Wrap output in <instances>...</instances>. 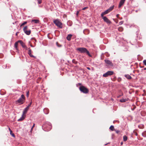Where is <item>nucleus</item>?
I'll use <instances>...</instances> for the list:
<instances>
[{"mask_svg":"<svg viewBox=\"0 0 146 146\" xmlns=\"http://www.w3.org/2000/svg\"><path fill=\"white\" fill-rule=\"evenodd\" d=\"M46 129V128H44V129H43V130H44V131H45V130L44 129Z\"/></svg>","mask_w":146,"mask_h":146,"instance_id":"obj_50","label":"nucleus"},{"mask_svg":"<svg viewBox=\"0 0 146 146\" xmlns=\"http://www.w3.org/2000/svg\"><path fill=\"white\" fill-rule=\"evenodd\" d=\"M143 63L146 66V60H143Z\"/></svg>","mask_w":146,"mask_h":146,"instance_id":"obj_29","label":"nucleus"},{"mask_svg":"<svg viewBox=\"0 0 146 146\" xmlns=\"http://www.w3.org/2000/svg\"><path fill=\"white\" fill-rule=\"evenodd\" d=\"M27 23V21H25L21 25L20 27H21L22 26L26 24Z\"/></svg>","mask_w":146,"mask_h":146,"instance_id":"obj_24","label":"nucleus"},{"mask_svg":"<svg viewBox=\"0 0 146 146\" xmlns=\"http://www.w3.org/2000/svg\"><path fill=\"white\" fill-rule=\"evenodd\" d=\"M29 56H30V57H33L35 58H36L35 57V56H34L32 55L31 54H30V55H29Z\"/></svg>","mask_w":146,"mask_h":146,"instance_id":"obj_32","label":"nucleus"},{"mask_svg":"<svg viewBox=\"0 0 146 146\" xmlns=\"http://www.w3.org/2000/svg\"><path fill=\"white\" fill-rule=\"evenodd\" d=\"M54 24L59 28L62 29L63 27L62 23L58 19L54 20L53 21Z\"/></svg>","mask_w":146,"mask_h":146,"instance_id":"obj_3","label":"nucleus"},{"mask_svg":"<svg viewBox=\"0 0 146 146\" xmlns=\"http://www.w3.org/2000/svg\"><path fill=\"white\" fill-rule=\"evenodd\" d=\"M39 21L38 20H32L31 22H34L35 24H37L39 23Z\"/></svg>","mask_w":146,"mask_h":146,"instance_id":"obj_16","label":"nucleus"},{"mask_svg":"<svg viewBox=\"0 0 146 146\" xmlns=\"http://www.w3.org/2000/svg\"><path fill=\"white\" fill-rule=\"evenodd\" d=\"M127 137L126 135H124L123 136V140L124 141H125L127 140Z\"/></svg>","mask_w":146,"mask_h":146,"instance_id":"obj_20","label":"nucleus"},{"mask_svg":"<svg viewBox=\"0 0 146 146\" xmlns=\"http://www.w3.org/2000/svg\"><path fill=\"white\" fill-rule=\"evenodd\" d=\"M123 21H121L119 23V24L120 25H121L123 23Z\"/></svg>","mask_w":146,"mask_h":146,"instance_id":"obj_34","label":"nucleus"},{"mask_svg":"<svg viewBox=\"0 0 146 146\" xmlns=\"http://www.w3.org/2000/svg\"><path fill=\"white\" fill-rule=\"evenodd\" d=\"M76 50L79 51L81 53H86V54L90 56L91 57V56L90 54L89 51L87 50V49L85 48L80 47L76 49Z\"/></svg>","mask_w":146,"mask_h":146,"instance_id":"obj_1","label":"nucleus"},{"mask_svg":"<svg viewBox=\"0 0 146 146\" xmlns=\"http://www.w3.org/2000/svg\"><path fill=\"white\" fill-rule=\"evenodd\" d=\"M24 48L26 50L29 49V48H28L26 46Z\"/></svg>","mask_w":146,"mask_h":146,"instance_id":"obj_36","label":"nucleus"},{"mask_svg":"<svg viewBox=\"0 0 146 146\" xmlns=\"http://www.w3.org/2000/svg\"><path fill=\"white\" fill-rule=\"evenodd\" d=\"M103 19L104 21L106 22L107 23L110 24L111 23V21L108 19V18L106 17H103Z\"/></svg>","mask_w":146,"mask_h":146,"instance_id":"obj_7","label":"nucleus"},{"mask_svg":"<svg viewBox=\"0 0 146 146\" xmlns=\"http://www.w3.org/2000/svg\"><path fill=\"white\" fill-rule=\"evenodd\" d=\"M125 0H121L118 6L119 8H120L123 5Z\"/></svg>","mask_w":146,"mask_h":146,"instance_id":"obj_10","label":"nucleus"},{"mask_svg":"<svg viewBox=\"0 0 146 146\" xmlns=\"http://www.w3.org/2000/svg\"><path fill=\"white\" fill-rule=\"evenodd\" d=\"M31 105H29L28 106H29V107Z\"/></svg>","mask_w":146,"mask_h":146,"instance_id":"obj_49","label":"nucleus"},{"mask_svg":"<svg viewBox=\"0 0 146 146\" xmlns=\"http://www.w3.org/2000/svg\"><path fill=\"white\" fill-rule=\"evenodd\" d=\"M31 103H30V104H29V105H31Z\"/></svg>","mask_w":146,"mask_h":146,"instance_id":"obj_52","label":"nucleus"},{"mask_svg":"<svg viewBox=\"0 0 146 146\" xmlns=\"http://www.w3.org/2000/svg\"><path fill=\"white\" fill-rule=\"evenodd\" d=\"M127 99H121L120 100V102H124L127 101Z\"/></svg>","mask_w":146,"mask_h":146,"instance_id":"obj_18","label":"nucleus"},{"mask_svg":"<svg viewBox=\"0 0 146 146\" xmlns=\"http://www.w3.org/2000/svg\"><path fill=\"white\" fill-rule=\"evenodd\" d=\"M26 96H27L28 98L29 96V91H27L26 92Z\"/></svg>","mask_w":146,"mask_h":146,"instance_id":"obj_26","label":"nucleus"},{"mask_svg":"<svg viewBox=\"0 0 146 146\" xmlns=\"http://www.w3.org/2000/svg\"><path fill=\"white\" fill-rule=\"evenodd\" d=\"M118 30L119 31L122 32L123 30V29L122 27H120L118 28Z\"/></svg>","mask_w":146,"mask_h":146,"instance_id":"obj_21","label":"nucleus"},{"mask_svg":"<svg viewBox=\"0 0 146 146\" xmlns=\"http://www.w3.org/2000/svg\"><path fill=\"white\" fill-rule=\"evenodd\" d=\"M18 42H19V43L21 44V46L23 48H24L26 46L25 44L21 40H18Z\"/></svg>","mask_w":146,"mask_h":146,"instance_id":"obj_11","label":"nucleus"},{"mask_svg":"<svg viewBox=\"0 0 146 146\" xmlns=\"http://www.w3.org/2000/svg\"><path fill=\"white\" fill-rule=\"evenodd\" d=\"M33 129V128H31V132H32V130Z\"/></svg>","mask_w":146,"mask_h":146,"instance_id":"obj_46","label":"nucleus"},{"mask_svg":"<svg viewBox=\"0 0 146 146\" xmlns=\"http://www.w3.org/2000/svg\"><path fill=\"white\" fill-rule=\"evenodd\" d=\"M106 15L104 12L102 13L101 14V17L103 18L104 15Z\"/></svg>","mask_w":146,"mask_h":146,"instance_id":"obj_27","label":"nucleus"},{"mask_svg":"<svg viewBox=\"0 0 146 146\" xmlns=\"http://www.w3.org/2000/svg\"><path fill=\"white\" fill-rule=\"evenodd\" d=\"M29 50L28 51V54L29 55H30V54H31V50L30 48H29Z\"/></svg>","mask_w":146,"mask_h":146,"instance_id":"obj_22","label":"nucleus"},{"mask_svg":"<svg viewBox=\"0 0 146 146\" xmlns=\"http://www.w3.org/2000/svg\"><path fill=\"white\" fill-rule=\"evenodd\" d=\"M143 70H146V68H144L143 69Z\"/></svg>","mask_w":146,"mask_h":146,"instance_id":"obj_47","label":"nucleus"},{"mask_svg":"<svg viewBox=\"0 0 146 146\" xmlns=\"http://www.w3.org/2000/svg\"><path fill=\"white\" fill-rule=\"evenodd\" d=\"M115 131H116V132L117 133H118L119 132V131L118 130H116Z\"/></svg>","mask_w":146,"mask_h":146,"instance_id":"obj_38","label":"nucleus"},{"mask_svg":"<svg viewBox=\"0 0 146 146\" xmlns=\"http://www.w3.org/2000/svg\"><path fill=\"white\" fill-rule=\"evenodd\" d=\"M119 14H117V15H116V17H117V18H118L119 17Z\"/></svg>","mask_w":146,"mask_h":146,"instance_id":"obj_37","label":"nucleus"},{"mask_svg":"<svg viewBox=\"0 0 146 146\" xmlns=\"http://www.w3.org/2000/svg\"><path fill=\"white\" fill-rule=\"evenodd\" d=\"M72 36V35L71 34H69L66 37L67 39L68 40L70 41L71 40V38Z\"/></svg>","mask_w":146,"mask_h":146,"instance_id":"obj_13","label":"nucleus"},{"mask_svg":"<svg viewBox=\"0 0 146 146\" xmlns=\"http://www.w3.org/2000/svg\"><path fill=\"white\" fill-rule=\"evenodd\" d=\"M19 42H18V41H17L15 43V44H14V47L16 49V50H17L18 51L19 50L17 48L18 45V43Z\"/></svg>","mask_w":146,"mask_h":146,"instance_id":"obj_12","label":"nucleus"},{"mask_svg":"<svg viewBox=\"0 0 146 146\" xmlns=\"http://www.w3.org/2000/svg\"><path fill=\"white\" fill-rule=\"evenodd\" d=\"M142 135L143 137H146V131L142 133Z\"/></svg>","mask_w":146,"mask_h":146,"instance_id":"obj_25","label":"nucleus"},{"mask_svg":"<svg viewBox=\"0 0 146 146\" xmlns=\"http://www.w3.org/2000/svg\"><path fill=\"white\" fill-rule=\"evenodd\" d=\"M123 142H121V145H123Z\"/></svg>","mask_w":146,"mask_h":146,"instance_id":"obj_45","label":"nucleus"},{"mask_svg":"<svg viewBox=\"0 0 146 146\" xmlns=\"http://www.w3.org/2000/svg\"><path fill=\"white\" fill-rule=\"evenodd\" d=\"M88 8V7H85L82 9V10H85V9H87Z\"/></svg>","mask_w":146,"mask_h":146,"instance_id":"obj_33","label":"nucleus"},{"mask_svg":"<svg viewBox=\"0 0 146 146\" xmlns=\"http://www.w3.org/2000/svg\"><path fill=\"white\" fill-rule=\"evenodd\" d=\"M87 68L89 70H90V68L89 67H87Z\"/></svg>","mask_w":146,"mask_h":146,"instance_id":"obj_42","label":"nucleus"},{"mask_svg":"<svg viewBox=\"0 0 146 146\" xmlns=\"http://www.w3.org/2000/svg\"><path fill=\"white\" fill-rule=\"evenodd\" d=\"M79 13V11H77V12H76V15H78V14Z\"/></svg>","mask_w":146,"mask_h":146,"instance_id":"obj_41","label":"nucleus"},{"mask_svg":"<svg viewBox=\"0 0 146 146\" xmlns=\"http://www.w3.org/2000/svg\"><path fill=\"white\" fill-rule=\"evenodd\" d=\"M79 89L84 94H88L89 92V90L88 88L83 86H80L79 88Z\"/></svg>","mask_w":146,"mask_h":146,"instance_id":"obj_2","label":"nucleus"},{"mask_svg":"<svg viewBox=\"0 0 146 146\" xmlns=\"http://www.w3.org/2000/svg\"><path fill=\"white\" fill-rule=\"evenodd\" d=\"M78 85H80V86H82V84H81V83H78Z\"/></svg>","mask_w":146,"mask_h":146,"instance_id":"obj_44","label":"nucleus"},{"mask_svg":"<svg viewBox=\"0 0 146 146\" xmlns=\"http://www.w3.org/2000/svg\"><path fill=\"white\" fill-rule=\"evenodd\" d=\"M19 32H17L16 34V36H17V34H18V33H19Z\"/></svg>","mask_w":146,"mask_h":146,"instance_id":"obj_43","label":"nucleus"},{"mask_svg":"<svg viewBox=\"0 0 146 146\" xmlns=\"http://www.w3.org/2000/svg\"><path fill=\"white\" fill-rule=\"evenodd\" d=\"M25 97L24 95L22 94L21 96V98L18 100L16 101V104H23L25 101Z\"/></svg>","mask_w":146,"mask_h":146,"instance_id":"obj_4","label":"nucleus"},{"mask_svg":"<svg viewBox=\"0 0 146 146\" xmlns=\"http://www.w3.org/2000/svg\"><path fill=\"white\" fill-rule=\"evenodd\" d=\"M9 130L10 132V134L13 137H15V135L14 133H13L11 130L10 129V128H9Z\"/></svg>","mask_w":146,"mask_h":146,"instance_id":"obj_15","label":"nucleus"},{"mask_svg":"<svg viewBox=\"0 0 146 146\" xmlns=\"http://www.w3.org/2000/svg\"><path fill=\"white\" fill-rule=\"evenodd\" d=\"M26 117V116L24 115H23L22 114V117L21 118L19 119L18 120V121H20L23 120V119H24Z\"/></svg>","mask_w":146,"mask_h":146,"instance_id":"obj_14","label":"nucleus"},{"mask_svg":"<svg viewBox=\"0 0 146 146\" xmlns=\"http://www.w3.org/2000/svg\"><path fill=\"white\" fill-rule=\"evenodd\" d=\"M110 130L113 131L114 130V128H110Z\"/></svg>","mask_w":146,"mask_h":146,"instance_id":"obj_35","label":"nucleus"},{"mask_svg":"<svg viewBox=\"0 0 146 146\" xmlns=\"http://www.w3.org/2000/svg\"><path fill=\"white\" fill-rule=\"evenodd\" d=\"M38 3L39 4H41L42 3V1L41 0H38Z\"/></svg>","mask_w":146,"mask_h":146,"instance_id":"obj_28","label":"nucleus"},{"mask_svg":"<svg viewBox=\"0 0 146 146\" xmlns=\"http://www.w3.org/2000/svg\"><path fill=\"white\" fill-rule=\"evenodd\" d=\"M47 110V109H44V111H46V110Z\"/></svg>","mask_w":146,"mask_h":146,"instance_id":"obj_48","label":"nucleus"},{"mask_svg":"<svg viewBox=\"0 0 146 146\" xmlns=\"http://www.w3.org/2000/svg\"><path fill=\"white\" fill-rule=\"evenodd\" d=\"M72 61L75 64H76L77 63V62L75 61V60H73Z\"/></svg>","mask_w":146,"mask_h":146,"instance_id":"obj_30","label":"nucleus"},{"mask_svg":"<svg viewBox=\"0 0 146 146\" xmlns=\"http://www.w3.org/2000/svg\"><path fill=\"white\" fill-rule=\"evenodd\" d=\"M110 12V11H109V10L108 9H107V10H106V11L105 12H104V13L105 14H108V13H109Z\"/></svg>","mask_w":146,"mask_h":146,"instance_id":"obj_23","label":"nucleus"},{"mask_svg":"<svg viewBox=\"0 0 146 146\" xmlns=\"http://www.w3.org/2000/svg\"><path fill=\"white\" fill-rule=\"evenodd\" d=\"M114 73V72L112 71H108L106 73L103 74V76L104 77H107L109 76H111Z\"/></svg>","mask_w":146,"mask_h":146,"instance_id":"obj_5","label":"nucleus"},{"mask_svg":"<svg viewBox=\"0 0 146 146\" xmlns=\"http://www.w3.org/2000/svg\"><path fill=\"white\" fill-rule=\"evenodd\" d=\"M110 128H114V126H113V125H111V126L110 127Z\"/></svg>","mask_w":146,"mask_h":146,"instance_id":"obj_39","label":"nucleus"},{"mask_svg":"<svg viewBox=\"0 0 146 146\" xmlns=\"http://www.w3.org/2000/svg\"><path fill=\"white\" fill-rule=\"evenodd\" d=\"M28 27L27 26H25L23 28V30L25 33L27 35H29L31 33V31L30 30H27Z\"/></svg>","mask_w":146,"mask_h":146,"instance_id":"obj_6","label":"nucleus"},{"mask_svg":"<svg viewBox=\"0 0 146 146\" xmlns=\"http://www.w3.org/2000/svg\"><path fill=\"white\" fill-rule=\"evenodd\" d=\"M31 46L32 47L33 46H32V45H31Z\"/></svg>","mask_w":146,"mask_h":146,"instance_id":"obj_54","label":"nucleus"},{"mask_svg":"<svg viewBox=\"0 0 146 146\" xmlns=\"http://www.w3.org/2000/svg\"><path fill=\"white\" fill-rule=\"evenodd\" d=\"M125 76L126 78H127L128 79L130 80L131 79V77L129 75H125Z\"/></svg>","mask_w":146,"mask_h":146,"instance_id":"obj_17","label":"nucleus"},{"mask_svg":"<svg viewBox=\"0 0 146 146\" xmlns=\"http://www.w3.org/2000/svg\"><path fill=\"white\" fill-rule=\"evenodd\" d=\"M35 126V124H34L31 128H34Z\"/></svg>","mask_w":146,"mask_h":146,"instance_id":"obj_40","label":"nucleus"},{"mask_svg":"<svg viewBox=\"0 0 146 146\" xmlns=\"http://www.w3.org/2000/svg\"><path fill=\"white\" fill-rule=\"evenodd\" d=\"M137 12V10L136 11V12Z\"/></svg>","mask_w":146,"mask_h":146,"instance_id":"obj_51","label":"nucleus"},{"mask_svg":"<svg viewBox=\"0 0 146 146\" xmlns=\"http://www.w3.org/2000/svg\"><path fill=\"white\" fill-rule=\"evenodd\" d=\"M104 61L105 63H106L108 65H109L111 66H113V63L110 60H104Z\"/></svg>","mask_w":146,"mask_h":146,"instance_id":"obj_8","label":"nucleus"},{"mask_svg":"<svg viewBox=\"0 0 146 146\" xmlns=\"http://www.w3.org/2000/svg\"><path fill=\"white\" fill-rule=\"evenodd\" d=\"M29 109V106H27L23 110L22 114L26 116V114Z\"/></svg>","mask_w":146,"mask_h":146,"instance_id":"obj_9","label":"nucleus"},{"mask_svg":"<svg viewBox=\"0 0 146 146\" xmlns=\"http://www.w3.org/2000/svg\"><path fill=\"white\" fill-rule=\"evenodd\" d=\"M107 144H106L105 145H106Z\"/></svg>","mask_w":146,"mask_h":146,"instance_id":"obj_53","label":"nucleus"},{"mask_svg":"<svg viewBox=\"0 0 146 146\" xmlns=\"http://www.w3.org/2000/svg\"><path fill=\"white\" fill-rule=\"evenodd\" d=\"M56 44L57 46H58V47H60L61 46V45H60L59 44L58 42H56Z\"/></svg>","mask_w":146,"mask_h":146,"instance_id":"obj_31","label":"nucleus"},{"mask_svg":"<svg viewBox=\"0 0 146 146\" xmlns=\"http://www.w3.org/2000/svg\"><path fill=\"white\" fill-rule=\"evenodd\" d=\"M114 5H113L110 7V8L108 9L110 12L114 8Z\"/></svg>","mask_w":146,"mask_h":146,"instance_id":"obj_19","label":"nucleus"}]
</instances>
